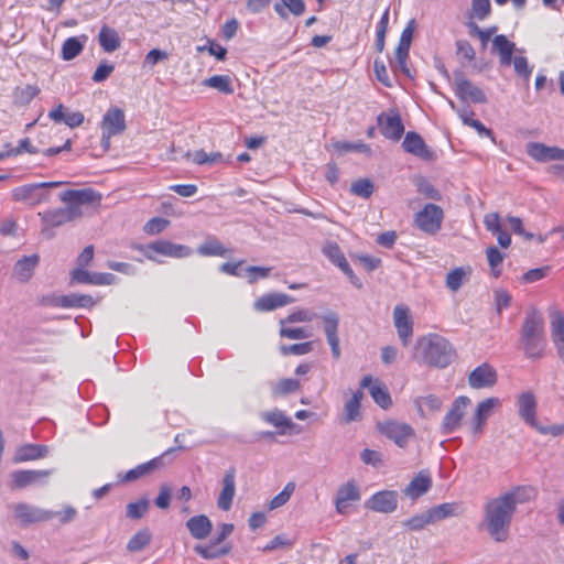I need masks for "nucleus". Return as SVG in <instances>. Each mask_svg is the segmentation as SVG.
Masks as SVG:
<instances>
[{"mask_svg":"<svg viewBox=\"0 0 564 564\" xmlns=\"http://www.w3.org/2000/svg\"><path fill=\"white\" fill-rule=\"evenodd\" d=\"M413 358L431 367L446 368L455 360L456 350L446 338L429 334L416 339Z\"/></svg>","mask_w":564,"mask_h":564,"instance_id":"obj_3","label":"nucleus"},{"mask_svg":"<svg viewBox=\"0 0 564 564\" xmlns=\"http://www.w3.org/2000/svg\"><path fill=\"white\" fill-rule=\"evenodd\" d=\"M486 254L492 275L498 278L501 274V264L505 256L495 246L488 247Z\"/></svg>","mask_w":564,"mask_h":564,"instance_id":"obj_44","label":"nucleus"},{"mask_svg":"<svg viewBox=\"0 0 564 564\" xmlns=\"http://www.w3.org/2000/svg\"><path fill=\"white\" fill-rule=\"evenodd\" d=\"M519 414L531 426L538 429L535 420L536 402L534 395L530 392L522 393L519 397Z\"/></svg>","mask_w":564,"mask_h":564,"instance_id":"obj_32","label":"nucleus"},{"mask_svg":"<svg viewBox=\"0 0 564 564\" xmlns=\"http://www.w3.org/2000/svg\"><path fill=\"white\" fill-rule=\"evenodd\" d=\"M454 78L455 93L459 99L470 100L475 104H485L487 101L484 91L479 87L473 85V83L468 80L462 72L455 73Z\"/></svg>","mask_w":564,"mask_h":564,"instance_id":"obj_14","label":"nucleus"},{"mask_svg":"<svg viewBox=\"0 0 564 564\" xmlns=\"http://www.w3.org/2000/svg\"><path fill=\"white\" fill-rule=\"evenodd\" d=\"M163 456L155 457L147 463L138 465L135 468L130 469L126 473L122 480L123 481H133L138 478L147 476L162 467H164Z\"/></svg>","mask_w":564,"mask_h":564,"instance_id":"obj_34","label":"nucleus"},{"mask_svg":"<svg viewBox=\"0 0 564 564\" xmlns=\"http://www.w3.org/2000/svg\"><path fill=\"white\" fill-rule=\"evenodd\" d=\"M498 379L496 369L485 362L475 368L468 376V384L473 389H487L496 384Z\"/></svg>","mask_w":564,"mask_h":564,"instance_id":"obj_15","label":"nucleus"},{"mask_svg":"<svg viewBox=\"0 0 564 564\" xmlns=\"http://www.w3.org/2000/svg\"><path fill=\"white\" fill-rule=\"evenodd\" d=\"M106 274H94L91 275L88 271L83 269H75L72 272V279L78 283H91V284H102L107 283Z\"/></svg>","mask_w":564,"mask_h":564,"instance_id":"obj_45","label":"nucleus"},{"mask_svg":"<svg viewBox=\"0 0 564 564\" xmlns=\"http://www.w3.org/2000/svg\"><path fill=\"white\" fill-rule=\"evenodd\" d=\"M444 219V210L435 204H425L421 210L414 215V225L421 231L427 235H436Z\"/></svg>","mask_w":564,"mask_h":564,"instance_id":"obj_8","label":"nucleus"},{"mask_svg":"<svg viewBox=\"0 0 564 564\" xmlns=\"http://www.w3.org/2000/svg\"><path fill=\"white\" fill-rule=\"evenodd\" d=\"M360 499L359 489L354 481H348L341 485L336 495L335 506L336 511L340 514L345 513L349 502Z\"/></svg>","mask_w":564,"mask_h":564,"instance_id":"obj_28","label":"nucleus"},{"mask_svg":"<svg viewBox=\"0 0 564 564\" xmlns=\"http://www.w3.org/2000/svg\"><path fill=\"white\" fill-rule=\"evenodd\" d=\"M456 54L460 61L473 62L476 57V52L473 45L465 40L456 41Z\"/></svg>","mask_w":564,"mask_h":564,"instance_id":"obj_56","label":"nucleus"},{"mask_svg":"<svg viewBox=\"0 0 564 564\" xmlns=\"http://www.w3.org/2000/svg\"><path fill=\"white\" fill-rule=\"evenodd\" d=\"M455 509L456 507L454 503H442L429 509L427 511L433 523L435 521H440L451 516H454Z\"/></svg>","mask_w":564,"mask_h":564,"instance_id":"obj_50","label":"nucleus"},{"mask_svg":"<svg viewBox=\"0 0 564 564\" xmlns=\"http://www.w3.org/2000/svg\"><path fill=\"white\" fill-rule=\"evenodd\" d=\"M351 193L362 198H369L373 193V184L370 180H358L351 184Z\"/></svg>","mask_w":564,"mask_h":564,"instance_id":"obj_53","label":"nucleus"},{"mask_svg":"<svg viewBox=\"0 0 564 564\" xmlns=\"http://www.w3.org/2000/svg\"><path fill=\"white\" fill-rule=\"evenodd\" d=\"M13 516L21 525H30L37 522H46L55 517L54 511L45 510L25 502L15 503L12 507Z\"/></svg>","mask_w":564,"mask_h":564,"instance_id":"obj_10","label":"nucleus"},{"mask_svg":"<svg viewBox=\"0 0 564 564\" xmlns=\"http://www.w3.org/2000/svg\"><path fill=\"white\" fill-rule=\"evenodd\" d=\"M167 225L169 220L155 217L147 223L144 229L148 234L155 235L163 231L167 227Z\"/></svg>","mask_w":564,"mask_h":564,"instance_id":"obj_64","label":"nucleus"},{"mask_svg":"<svg viewBox=\"0 0 564 564\" xmlns=\"http://www.w3.org/2000/svg\"><path fill=\"white\" fill-rule=\"evenodd\" d=\"M415 404L417 406L419 413L421 415H424L425 411H427V412L438 411L442 406V400L434 394H429L425 397L417 398L415 400Z\"/></svg>","mask_w":564,"mask_h":564,"instance_id":"obj_43","label":"nucleus"},{"mask_svg":"<svg viewBox=\"0 0 564 564\" xmlns=\"http://www.w3.org/2000/svg\"><path fill=\"white\" fill-rule=\"evenodd\" d=\"M360 387L367 388L373 401L382 409H388L392 404L389 391L381 380L365 376L360 381Z\"/></svg>","mask_w":564,"mask_h":564,"instance_id":"obj_18","label":"nucleus"},{"mask_svg":"<svg viewBox=\"0 0 564 564\" xmlns=\"http://www.w3.org/2000/svg\"><path fill=\"white\" fill-rule=\"evenodd\" d=\"M151 538V532L148 529L140 530L129 540L127 549L130 552L141 551L150 543Z\"/></svg>","mask_w":564,"mask_h":564,"instance_id":"obj_46","label":"nucleus"},{"mask_svg":"<svg viewBox=\"0 0 564 564\" xmlns=\"http://www.w3.org/2000/svg\"><path fill=\"white\" fill-rule=\"evenodd\" d=\"M393 324L399 339L406 347L413 336V319L408 306L397 305L393 308Z\"/></svg>","mask_w":564,"mask_h":564,"instance_id":"obj_13","label":"nucleus"},{"mask_svg":"<svg viewBox=\"0 0 564 564\" xmlns=\"http://www.w3.org/2000/svg\"><path fill=\"white\" fill-rule=\"evenodd\" d=\"M364 394L360 390L356 391L352 397L345 403L341 422L347 424L360 419V402Z\"/></svg>","mask_w":564,"mask_h":564,"instance_id":"obj_38","label":"nucleus"},{"mask_svg":"<svg viewBox=\"0 0 564 564\" xmlns=\"http://www.w3.org/2000/svg\"><path fill=\"white\" fill-rule=\"evenodd\" d=\"M360 459L366 465H371L373 467H379L382 464L381 454L377 451L365 448L360 453Z\"/></svg>","mask_w":564,"mask_h":564,"instance_id":"obj_61","label":"nucleus"},{"mask_svg":"<svg viewBox=\"0 0 564 564\" xmlns=\"http://www.w3.org/2000/svg\"><path fill=\"white\" fill-rule=\"evenodd\" d=\"M53 469L45 470H15L11 474L12 486L14 488H25L48 478Z\"/></svg>","mask_w":564,"mask_h":564,"instance_id":"obj_25","label":"nucleus"},{"mask_svg":"<svg viewBox=\"0 0 564 564\" xmlns=\"http://www.w3.org/2000/svg\"><path fill=\"white\" fill-rule=\"evenodd\" d=\"M402 147L406 152L425 161H432L435 158V153L427 148L424 140L416 132H408Z\"/></svg>","mask_w":564,"mask_h":564,"instance_id":"obj_23","label":"nucleus"},{"mask_svg":"<svg viewBox=\"0 0 564 564\" xmlns=\"http://www.w3.org/2000/svg\"><path fill=\"white\" fill-rule=\"evenodd\" d=\"M40 89L33 85H26L19 87L14 91V98L17 102L29 104L37 94Z\"/></svg>","mask_w":564,"mask_h":564,"instance_id":"obj_57","label":"nucleus"},{"mask_svg":"<svg viewBox=\"0 0 564 564\" xmlns=\"http://www.w3.org/2000/svg\"><path fill=\"white\" fill-rule=\"evenodd\" d=\"M228 249L215 237H208L199 247L197 252L203 257H226Z\"/></svg>","mask_w":564,"mask_h":564,"instance_id":"obj_39","label":"nucleus"},{"mask_svg":"<svg viewBox=\"0 0 564 564\" xmlns=\"http://www.w3.org/2000/svg\"><path fill=\"white\" fill-rule=\"evenodd\" d=\"M134 249L141 251L149 260H155V253L169 258H187L192 254V249L188 246L174 243L167 240H158L147 246L138 245Z\"/></svg>","mask_w":564,"mask_h":564,"instance_id":"obj_7","label":"nucleus"},{"mask_svg":"<svg viewBox=\"0 0 564 564\" xmlns=\"http://www.w3.org/2000/svg\"><path fill=\"white\" fill-rule=\"evenodd\" d=\"M315 313L310 310H297L291 314H289L285 318L280 321V326L285 325L286 323H302V322H311L315 317Z\"/></svg>","mask_w":564,"mask_h":564,"instance_id":"obj_55","label":"nucleus"},{"mask_svg":"<svg viewBox=\"0 0 564 564\" xmlns=\"http://www.w3.org/2000/svg\"><path fill=\"white\" fill-rule=\"evenodd\" d=\"M48 454V447L45 445L25 444L19 447L13 457L14 463L35 460L44 458Z\"/></svg>","mask_w":564,"mask_h":564,"instance_id":"obj_33","label":"nucleus"},{"mask_svg":"<svg viewBox=\"0 0 564 564\" xmlns=\"http://www.w3.org/2000/svg\"><path fill=\"white\" fill-rule=\"evenodd\" d=\"M101 129L102 137L108 139L122 133L126 129L123 111L119 108L109 109L102 118Z\"/></svg>","mask_w":564,"mask_h":564,"instance_id":"obj_19","label":"nucleus"},{"mask_svg":"<svg viewBox=\"0 0 564 564\" xmlns=\"http://www.w3.org/2000/svg\"><path fill=\"white\" fill-rule=\"evenodd\" d=\"M294 489H295V485L293 482H288L285 485L284 489L271 499V501L269 503V508L271 510H274V509L280 508L283 505H285L290 500Z\"/></svg>","mask_w":564,"mask_h":564,"instance_id":"obj_54","label":"nucleus"},{"mask_svg":"<svg viewBox=\"0 0 564 564\" xmlns=\"http://www.w3.org/2000/svg\"><path fill=\"white\" fill-rule=\"evenodd\" d=\"M521 343L528 358L538 359L542 357L545 347L544 319L536 310L530 311L523 321Z\"/></svg>","mask_w":564,"mask_h":564,"instance_id":"obj_4","label":"nucleus"},{"mask_svg":"<svg viewBox=\"0 0 564 564\" xmlns=\"http://www.w3.org/2000/svg\"><path fill=\"white\" fill-rule=\"evenodd\" d=\"M432 486V479L426 470H421L406 486L404 495L411 499H417L430 490Z\"/></svg>","mask_w":564,"mask_h":564,"instance_id":"obj_30","label":"nucleus"},{"mask_svg":"<svg viewBox=\"0 0 564 564\" xmlns=\"http://www.w3.org/2000/svg\"><path fill=\"white\" fill-rule=\"evenodd\" d=\"M280 336L288 339H306L311 337V333L303 327H286L285 325L280 327Z\"/></svg>","mask_w":564,"mask_h":564,"instance_id":"obj_59","label":"nucleus"},{"mask_svg":"<svg viewBox=\"0 0 564 564\" xmlns=\"http://www.w3.org/2000/svg\"><path fill=\"white\" fill-rule=\"evenodd\" d=\"M65 207L52 208L39 213L42 221V234L46 238H53V228L80 219L85 215V208L99 205L101 195L90 187L82 189H67L58 195Z\"/></svg>","mask_w":564,"mask_h":564,"instance_id":"obj_1","label":"nucleus"},{"mask_svg":"<svg viewBox=\"0 0 564 564\" xmlns=\"http://www.w3.org/2000/svg\"><path fill=\"white\" fill-rule=\"evenodd\" d=\"M236 495V470L229 468L221 480V490L217 498V507L223 511H228L232 506Z\"/></svg>","mask_w":564,"mask_h":564,"instance_id":"obj_20","label":"nucleus"},{"mask_svg":"<svg viewBox=\"0 0 564 564\" xmlns=\"http://www.w3.org/2000/svg\"><path fill=\"white\" fill-rule=\"evenodd\" d=\"M300 381L296 379L288 378L276 382L272 389L273 395L280 397L297 391Z\"/></svg>","mask_w":564,"mask_h":564,"instance_id":"obj_49","label":"nucleus"},{"mask_svg":"<svg viewBox=\"0 0 564 564\" xmlns=\"http://www.w3.org/2000/svg\"><path fill=\"white\" fill-rule=\"evenodd\" d=\"M149 509V501L142 499L137 502H131L127 506V517L130 519H140Z\"/></svg>","mask_w":564,"mask_h":564,"instance_id":"obj_58","label":"nucleus"},{"mask_svg":"<svg viewBox=\"0 0 564 564\" xmlns=\"http://www.w3.org/2000/svg\"><path fill=\"white\" fill-rule=\"evenodd\" d=\"M524 501V489L517 487L486 502L482 524L495 541L503 542L508 539L512 517L518 505Z\"/></svg>","mask_w":564,"mask_h":564,"instance_id":"obj_2","label":"nucleus"},{"mask_svg":"<svg viewBox=\"0 0 564 564\" xmlns=\"http://www.w3.org/2000/svg\"><path fill=\"white\" fill-rule=\"evenodd\" d=\"M63 184L64 182H43L22 185L12 189L11 196L15 202H23L31 206H35L42 202L48 200L50 194L45 192L46 188L58 187Z\"/></svg>","mask_w":564,"mask_h":564,"instance_id":"obj_6","label":"nucleus"},{"mask_svg":"<svg viewBox=\"0 0 564 564\" xmlns=\"http://www.w3.org/2000/svg\"><path fill=\"white\" fill-rule=\"evenodd\" d=\"M471 274L470 267H458L449 271L445 279V284L452 292H457L462 285L468 281Z\"/></svg>","mask_w":564,"mask_h":564,"instance_id":"obj_37","label":"nucleus"},{"mask_svg":"<svg viewBox=\"0 0 564 564\" xmlns=\"http://www.w3.org/2000/svg\"><path fill=\"white\" fill-rule=\"evenodd\" d=\"M204 86L217 89L218 91L231 95L234 93L231 78L227 75H215L203 82Z\"/></svg>","mask_w":564,"mask_h":564,"instance_id":"obj_40","label":"nucleus"},{"mask_svg":"<svg viewBox=\"0 0 564 564\" xmlns=\"http://www.w3.org/2000/svg\"><path fill=\"white\" fill-rule=\"evenodd\" d=\"M39 263V254L24 256L15 262L12 276L20 283H26L32 279Z\"/></svg>","mask_w":564,"mask_h":564,"instance_id":"obj_24","label":"nucleus"},{"mask_svg":"<svg viewBox=\"0 0 564 564\" xmlns=\"http://www.w3.org/2000/svg\"><path fill=\"white\" fill-rule=\"evenodd\" d=\"M324 322V332L327 338V341L339 339L338 337V324L339 317L335 312H328L327 314L322 316Z\"/></svg>","mask_w":564,"mask_h":564,"instance_id":"obj_41","label":"nucleus"},{"mask_svg":"<svg viewBox=\"0 0 564 564\" xmlns=\"http://www.w3.org/2000/svg\"><path fill=\"white\" fill-rule=\"evenodd\" d=\"M98 41L102 50L107 53L117 51L121 45V39L118 32L108 25L101 26Z\"/></svg>","mask_w":564,"mask_h":564,"instance_id":"obj_35","label":"nucleus"},{"mask_svg":"<svg viewBox=\"0 0 564 564\" xmlns=\"http://www.w3.org/2000/svg\"><path fill=\"white\" fill-rule=\"evenodd\" d=\"M484 225L488 231L497 237L498 243L502 248H508L511 245V236L503 230L498 213L486 214L484 216Z\"/></svg>","mask_w":564,"mask_h":564,"instance_id":"obj_27","label":"nucleus"},{"mask_svg":"<svg viewBox=\"0 0 564 564\" xmlns=\"http://www.w3.org/2000/svg\"><path fill=\"white\" fill-rule=\"evenodd\" d=\"M294 302V299L284 293H270L262 295L254 302L257 311L267 312L285 306Z\"/></svg>","mask_w":564,"mask_h":564,"instance_id":"obj_29","label":"nucleus"},{"mask_svg":"<svg viewBox=\"0 0 564 564\" xmlns=\"http://www.w3.org/2000/svg\"><path fill=\"white\" fill-rule=\"evenodd\" d=\"M549 271H550V267L531 269L523 274L522 280L527 283H533V282H536V281L545 278L547 275Z\"/></svg>","mask_w":564,"mask_h":564,"instance_id":"obj_62","label":"nucleus"},{"mask_svg":"<svg viewBox=\"0 0 564 564\" xmlns=\"http://www.w3.org/2000/svg\"><path fill=\"white\" fill-rule=\"evenodd\" d=\"M397 496V492L392 490L379 491L366 502V507L376 512L391 513L398 506Z\"/></svg>","mask_w":564,"mask_h":564,"instance_id":"obj_21","label":"nucleus"},{"mask_svg":"<svg viewBox=\"0 0 564 564\" xmlns=\"http://www.w3.org/2000/svg\"><path fill=\"white\" fill-rule=\"evenodd\" d=\"M83 48L84 45L77 37H69L63 43L62 57L64 61H70L78 56Z\"/></svg>","mask_w":564,"mask_h":564,"instance_id":"obj_47","label":"nucleus"},{"mask_svg":"<svg viewBox=\"0 0 564 564\" xmlns=\"http://www.w3.org/2000/svg\"><path fill=\"white\" fill-rule=\"evenodd\" d=\"M489 0H473L471 1V17L478 20H484L490 13Z\"/></svg>","mask_w":564,"mask_h":564,"instance_id":"obj_60","label":"nucleus"},{"mask_svg":"<svg viewBox=\"0 0 564 564\" xmlns=\"http://www.w3.org/2000/svg\"><path fill=\"white\" fill-rule=\"evenodd\" d=\"M527 153L538 162L564 161V149L549 147L541 142H529Z\"/></svg>","mask_w":564,"mask_h":564,"instance_id":"obj_16","label":"nucleus"},{"mask_svg":"<svg viewBox=\"0 0 564 564\" xmlns=\"http://www.w3.org/2000/svg\"><path fill=\"white\" fill-rule=\"evenodd\" d=\"M231 550L230 544L219 545L210 540L209 544H198L194 547V551L205 560H215L224 555H227Z\"/></svg>","mask_w":564,"mask_h":564,"instance_id":"obj_36","label":"nucleus"},{"mask_svg":"<svg viewBox=\"0 0 564 564\" xmlns=\"http://www.w3.org/2000/svg\"><path fill=\"white\" fill-rule=\"evenodd\" d=\"M186 528L194 539H206L213 529V523L207 516L199 514L189 518L186 521Z\"/></svg>","mask_w":564,"mask_h":564,"instance_id":"obj_31","label":"nucleus"},{"mask_svg":"<svg viewBox=\"0 0 564 564\" xmlns=\"http://www.w3.org/2000/svg\"><path fill=\"white\" fill-rule=\"evenodd\" d=\"M186 156L192 158V161L198 165L213 164V163L218 162L221 159V154L219 152L209 154L203 150H198L193 153L187 152Z\"/></svg>","mask_w":564,"mask_h":564,"instance_id":"obj_51","label":"nucleus"},{"mask_svg":"<svg viewBox=\"0 0 564 564\" xmlns=\"http://www.w3.org/2000/svg\"><path fill=\"white\" fill-rule=\"evenodd\" d=\"M261 416L265 422L274 425L275 427L291 429L294 426V423L291 421V419L285 416L284 413L280 410L264 412Z\"/></svg>","mask_w":564,"mask_h":564,"instance_id":"obj_42","label":"nucleus"},{"mask_svg":"<svg viewBox=\"0 0 564 564\" xmlns=\"http://www.w3.org/2000/svg\"><path fill=\"white\" fill-rule=\"evenodd\" d=\"M322 252L333 264L337 265L347 275V278L358 289L362 286L360 280L354 273L343 251L336 242L327 241L323 246Z\"/></svg>","mask_w":564,"mask_h":564,"instance_id":"obj_12","label":"nucleus"},{"mask_svg":"<svg viewBox=\"0 0 564 564\" xmlns=\"http://www.w3.org/2000/svg\"><path fill=\"white\" fill-rule=\"evenodd\" d=\"M470 403V399L465 395H460L454 400L441 425L443 434H451L460 427Z\"/></svg>","mask_w":564,"mask_h":564,"instance_id":"obj_11","label":"nucleus"},{"mask_svg":"<svg viewBox=\"0 0 564 564\" xmlns=\"http://www.w3.org/2000/svg\"><path fill=\"white\" fill-rule=\"evenodd\" d=\"M432 523L429 511L415 514L410 519H406L402 522V525L409 531H420L423 530L426 525Z\"/></svg>","mask_w":564,"mask_h":564,"instance_id":"obj_48","label":"nucleus"},{"mask_svg":"<svg viewBox=\"0 0 564 564\" xmlns=\"http://www.w3.org/2000/svg\"><path fill=\"white\" fill-rule=\"evenodd\" d=\"M313 350V344L311 341L293 344V345H282L280 347V351L282 355H296L302 356L311 352Z\"/></svg>","mask_w":564,"mask_h":564,"instance_id":"obj_52","label":"nucleus"},{"mask_svg":"<svg viewBox=\"0 0 564 564\" xmlns=\"http://www.w3.org/2000/svg\"><path fill=\"white\" fill-rule=\"evenodd\" d=\"M378 124L381 133L388 139L398 141L404 133V126L398 113H381L378 117Z\"/></svg>","mask_w":564,"mask_h":564,"instance_id":"obj_22","label":"nucleus"},{"mask_svg":"<svg viewBox=\"0 0 564 564\" xmlns=\"http://www.w3.org/2000/svg\"><path fill=\"white\" fill-rule=\"evenodd\" d=\"M377 430L399 447H405L415 434L410 424L393 420L379 422Z\"/></svg>","mask_w":564,"mask_h":564,"instance_id":"obj_9","label":"nucleus"},{"mask_svg":"<svg viewBox=\"0 0 564 564\" xmlns=\"http://www.w3.org/2000/svg\"><path fill=\"white\" fill-rule=\"evenodd\" d=\"M492 52L499 55L501 66L508 67L513 65L516 74L524 80H529L532 74V67L529 66L527 57L522 55L512 57L514 52L523 53V50H518L516 44L509 41L506 35L500 34L494 37Z\"/></svg>","mask_w":564,"mask_h":564,"instance_id":"obj_5","label":"nucleus"},{"mask_svg":"<svg viewBox=\"0 0 564 564\" xmlns=\"http://www.w3.org/2000/svg\"><path fill=\"white\" fill-rule=\"evenodd\" d=\"M499 404L500 400L498 398H488L477 404L475 413L470 420L474 434L482 433L487 420Z\"/></svg>","mask_w":564,"mask_h":564,"instance_id":"obj_17","label":"nucleus"},{"mask_svg":"<svg viewBox=\"0 0 564 564\" xmlns=\"http://www.w3.org/2000/svg\"><path fill=\"white\" fill-rule=\"evenodd\" d=\"M270 272H271V268L254 267V265L248 267L247 273L249 276V283L252 284V283L257 282L259 279L268 278L270 275Z\"/></svg>","mask_w":564,"mask_h":564,"instance_id":"obj_63","label":"nucleus"},{"mask_svg":"<svg viewBox=\"0 0 564 564\" xmlns=\"http://www.w3.org/2000/svg\"><path fill=\"white\" fill-rule=\"evenodd\" d=\"M48 305L55 307H90L95 304L94 299L90 295L85 294H69V295H58L47 299L46 302Z\"/></svg>","mask_w":564,"mask_h":564,"instance_id":"obj_26","label":"nucleus"}]
</instances>
